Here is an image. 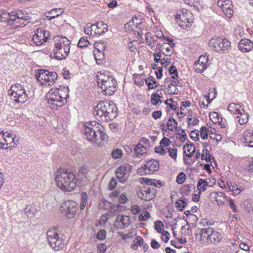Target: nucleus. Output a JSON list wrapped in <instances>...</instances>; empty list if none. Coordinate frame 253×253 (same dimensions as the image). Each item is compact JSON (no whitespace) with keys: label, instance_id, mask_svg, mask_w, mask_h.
I'll return each mask as SVG.
<instances>
[{"label":"nucleus","instance_id":"nucleus-1","mask_svg":"<svg viewBox=\"0 0 253 253\" xmlns=\"http://www.w3.org/2000/svg\"><path fill=\"white\" fill-rule=\"evenodd\" d=\"M55 181L62 190L70 192L76 187L77 179L75 174L65 169H60L56 172Z\"/></svg>","mask_w":253,"mask_h":253},{"label":"nucleus","instance_id":"nucleus-2","mask_svg":"<svg viewBox=\"0 0 253 253\" xmlns=\"http://www.w3.org/2000/svg\"><path fill=\"white\" fill-rule=\"evenodd\" d=\"M84 134L86 139L94 143L95 145L101 146L107 135L97 126L96 122L86 123L84 125Z\"/></svg>","mask_w":253,"mask_h":253},{"label":"nucleus","instance_id":"nucleus-3","mask_svg":"<svg viewBox=\"0 0 253 253\" xmlns=\"http://www.w3.org/2000/svg\"><path fill=\"white\" fill-rule=\"evenodd\" d=\"M69 88L60 86L59 88H52L47 93L48 103L57 107H61L66 102V97L68 96Z\"/></svg>","mask_w":253,"mask_h":253},{"label":"nucleus","instance_id":"nucleus-4","mask_svg":"<svg viewBox=\"0 0 253 253\" xmlns=\"http://www.w3.org/2000/svg\"><path fill=\"white\" fill-rule=\"evenodd\" d=\"M56 41L53 49L54 57L60 60L66 59L70 52L71 42L63 37L58 38Z\"/></svg>","mask_w":253,"mask_h":253},{"label":"nucleus","instance_id":"nucleus-5","mask_svg":"<svg viewBox=\"0 0 253 253\" xmlns=\"http://www.w3.org/2000/svg\"><path fill=\"white\" fill-rule=\"evenodd\" d=\"M97 82L105 94L112 95L116 90L117 82L112 76L101 74L97 76Z\"/></svg>","mask_w":253,"mask_h":253},{"label":"nucleus","instance_id":"nucleus-6","mask_svg":"<svg viewBox=\"0 0 253 253\" xmlns=\"http://www.w3.org/2000/svg\"><path fill=\"white\" fill-rule=\"evenodd\" d=\"M8 93L14 98L13 101L16 103L23 104L28 99V95L24 87L19 84L12 85Z\"/></svg>","mask_w":253,"mask_h":253},{"label":"nucleus","instance_id":"nucleus-7","mask_svg":"<svg viewBox=\"0 0 253 253\" xmlns=\"http://www.w3.org/2000/svg\"><path fill=\"white\" fill-rule=\"evenodd\" d=\"M46 235L49 245L55 251H59L63 248V241L62 238H60L56 228L49 229Z\"/></svg>","mask_w":253,"mask_h":253},{"label":"nucleus","instance_id":"nucleus-8","mask_svg":"<svg viewBox=\"0 0 253 253\" xmlns=\"http://www.w3.org/2000/svg\"><path fill=\"white\" fill-rule=\"evenodd\" d=\"M192 17V14L190 11L182 9L177 12L175 20L181 27H190V24L193 22Z\"/></svg>","mask_w":253,"mask_h":253},{"label":"nucleus","instance_id":"nucleus-9","mask_svg":"<svg viewBox=\"0 0 253 253\" xmlns=\"http://www.w3.org/2000/svg\"><path fill=\"white\" fill-rule=\"evenodd\" d=\"M159 169V162L152 159L146 162L144 166L137 169L138 173L140 175L150 174L154 173Z\"/></svg>","mask_w":253,"mask_h":253},{"label":"nucleus","instance_id":"nucleus-10","mask_svg":"<svg viewBox=\"0 0 253 253\" xmlns=\"http://www.w3.org/2000/svg\"><path fill=\"white\" fill-rule=\"evenodd\" d=\"M130 171L131 168L128 165H123L118 168L115 172L119 181L122 183L126 182Z\"/></svg>","mask_w":253,"mask_h":253},{"label":"nucleus","instance_id":"nucleus-11","mask_svg":"<svg viewBox=\"0 0 253 253\" xmlns=\"http://www.w3.org/2000/svg\"><path fill=\"white\" fill-rule=\"evenodd\" d=\"M227 17L230 18L233 15L232 3L230 0H218L217 3Z\"/></svg>","mask_w":253,"mask_h":253},{"label":"nucleus","instance_id":"nucleus-12","mask_svg":"<svg viewBox=\"0 0 253 253\" xmlns=\"http://www.w3.org/2000/svg\"><path fill=\"white\" fill-rule=\"evenodd\" d=\"M212 231V228L199 229L195 234L196 239H198L201 243H204L205 241L210 240Z\"/></svg>","mask_w":253,"mask_h":253},{"label":"nucleus","instance_id":"nucleus-13","mask_svg":"<svg viewBox=\"0 0 253 253\" xmlns=\"http://www.w3.org/2000/svg\"><path fill=\"white\" fill-rule=\"evenodd\" d=\"M66 216L68 218H72L76 214L77 211V203L74 201H68L65 202Z\"/></svg>","mask_w":253,"mask_h":253},{"label":"nucleus","instance_id":"nucleus-14","mask_svg":"<svg viewBox=\"0 0 253 253\" xmlns=\"http://www.w3.org/2000/svg\"><path fill=\"white\" fill-rule=\"evenodd\" d=\"M5 144H6L5 149H12L15 147L17 146L19 140V138L14 133L7 131L5 132Z\"/></svg>","mask_w":253,"mask_h":253},{"label":"nucleus","instance_id":"nucleus-15","mask_svg":"<svg viewBox=\"0 0 253 253\" xmlns=\"http://www.w3.org/2000/svg\"><path fill=\"white\" fill-rule=\"evenodd\" d=\"M93 34L94 36H100L106 33L108 30V25L103 22L99 21L94 24L91 25Z\"/></svg>","mask_w":253,"mask_h":253},{"label":"nucleus","instance_id":"nucleus-16","mask_svg":"<svg viewBox=\"0 0 253 253\" xmlns=\"http://www.w3.org/2000/svg\"><path fill=\"white\" fill-rule=\"evenodd\" d=\"M105 114L107 122L109 120H113L117 117V108L113 102L109 101Z\"/></svg>","mask_w":253,"mask_h":253},{"label":"nucleus","instance_id":"nucleus-17","mask_svg":"<svg viewBox=\"0 0 253 253\" xmlns=\"http://www.w3.org/2000/svg\"><path fill=\"white\" fill-rule=\"evenodd\" d=\"M129 224L130 219L128 216L126 215H118L115 221V226L121 229L127 228Z\"/></svg>","mask_w":253,"mask_h":253},{"label":"nucleus","instance_id":"nucleus-18","mask_svg":"<svg viewBox=\"0 0 253 253\" xmlns=\"http://www.w3.org/2000/svg\"><path fill=\"white\" fill-rule=\"evenodd\" d=\"M238 48L243 52H247L253 49V42L247 39H242L238 43Z\"/></svg>","mask_w":253,"mask_h":253},{"label":"nucleus","instance_id":"nucleus-19","mask_svg":"<svg viewBox=\"0 0 253 253\" xmlns=\"http://www.w3.org/2000/svg\"><path fill=\"white\" fill-rule=\"evenodd\" d=\"M142 24V19L140 18L134 16L125 26L126 29L128 28V30L134 31L136 29H140Z\"/></svg>","mask_w":253,"mask_h":253},{"label":"nucleus","instance_id":"nucleus-20","mask_svg":"<svg viewBox=\"0 0 253 253\" xmlns=\"http://www.w3.org/2000/svg\"><path fill=\"white\" fill-rule=\"evenodd\" d=\"M49 71L44 69H39L35 71V77L42 85H44L43 82H45L46 79L49 78Z\"/></svg>","mask_w":253,"mask_h":253},{"label":"nucleus","instance_id":"nucleus-21","mask_svg":"<svg viewBox=\"0 0 253 253\" xmlns=\"http://www.w3.org/2000/svg\"><path fill=\"white\" fill-rule=\"evenodd\" d=\"M223 41V38L218 37L217 38H212L209 42V46L213 50L216 52L221 51L222 48H220L219 44Z\"/></svg>","mask_w":253,"mask_h":253},{"label":"nucleus","instance_id":"nucleus-22","mask_svg":"<svg viewBox=\"0 0 253 253\" xmlns=\"http://www.w3.org/2000/svg\"><path fill=\"white\" fill-rule=\"evenodd\" d=\"M243 138L246 146L253 147V130L249 129L245 131Z\"/></svg>","mask_w":253,"mask_h":253},{"label":"nucleus","instance_id":"nucleus-23","mask_svg":"<svg viewBox=\"0 0 253 253\" xmlns=\"http://www.w3.org/2000/svg\"><path fill=\"white\" fill-rule=\"evenodd\" d=\"M236 119L241 125L246 124L249 121V115L244 109H240V112L236 116Z\"/></svg>","mask_w":253,"mask_h":253},{"label":"nucleus","instance_id":"nucleus-24","mask_svg":"<svg viewBox=\"0 0 253 253\" xmlns=\"http://www.w3.org/2000/svg\"><path fill=\"white\" fill-rule=\"evenodd\" d=\"M142 188L143 192L146 195V201H150L154 198L156 194V189L154 187L144 186Z\"/></svg>","mask_w":253,"mask_h":253},{"label":"nucleus","instance_id":"nucleus-25","mask_svg":"<svg viewBox=\"0 0 253 253\" xmlns=\"http://www.w3.org/2000/svg\"><path fill=\"white\" fill-rule=\"evenodd\" d=\"M64 11L63 8H54L46 12V17L50 20L61 15Z\"/></svg>","mask_w":253,"mask_h":253},{"label":"nucleus","instance_id":"nucleus-26","mask_svg":"<svg viewBox=\"0 0 253 253\" xmlns=\"http://www.w3.org/2000/svg\"><path fill=\"white\" fill-rule=\"evenodd\" d=\"M42 35V30L39 29L36 30L35 35L33 36V40L37 45H41L43 43Z\"/></svg>","mask_w":253,"mask_h":253},{"label":"nucleus","instance_id":"nucleus-27","mask_svg":"<svg viewBox=\"0 0 253 253\" xmlns=\"http://www.w3.org/2000/svg\"><path fill=\"white\" fill-rule=\"evenodd\" d=\"M88 171V167L86 165H83L79 169L77 175V181H82L83 179L86 177V174Z\"/></svg>","mask_w":253,"mask_h":253},{"label":"nucleus","instance_id":"nucleus-28","mask_svg":"<svg viewBox=\"0 0 253 253\" xmlns=\"http://www.w3.org/2000/svg\"><path fill=\"white\" fill-rule=\"evenodd\" d=\"M243 108L240 103H230L228 106V110L233 115H237L240 109H243Z\"/></svg>","mask_w":253,"mask_h":253},{"label":"nucleus","instance_id":"nucleus-29","mask_svg":"<svg viewBox=\"0 0 253 253\" xmlns=\"http://www.w3.org/2000/svg\"><path fill=\"white\" fill-rule=\"evenodd\" d=\"M222 239V236L218 232L214 231L212 229V233L210 236V241L212 244H216L220 242Z\"/></svg>","mask_w":253,"mask_h":253},{"label":"nucleus","instance_id":"nucleus-30","mask_svg":"<svg viewBox=\"0 0 253 253\" xmlns=\"http://www.w3.org/2000/svg\"><path fill=\"white\" fill-rule=\"evenodd\" d=\"M93 114L98 121L107 122L105 113L101 110L97 109L96 105L93 108Z\"/></svg>","mask_w":253,"mask_h":253},{"label":"nucleus","instance_id":"nucleus-31","mask_svg":"<svg viewBox=\"0 0 253 253\" xmlns=\"http://www.w3.org/2000/svg\"><path fill=\"white\" fill-rule=\"evenodd\" d=\"M48 77L49 78L46 79V82H43V84H44L45 86H52L57 80L58 75L55 72H49Z\"/></svg>","mask_w":253,"mask_h":253},{"label":"nucleus","instance_id":"nucleus-32","mask_svg":"<svg viewBox=\"0 0 253 253\" xmlns=\"http://www.w3.org/2000/svg\"><path fill=\"white\" fill-rule=\"evenodd\" d=\"M15 11L17 14L16 16L17 17L18 20H22L25 22H27V23L30 22L28 20L31 19V17L29 13L26 11L19 9Z\"/></svg>","mask_w":253,"mask_h":253},{"label":"nucleus","instance_id":"nucleus-33","mask_svg":"<svg viewBox=\"0 0 253 253\" xmlns=\"http://www.w3.org/2000/svg\"><path fill=\"white\" fill-rule=\"evenodd\" d=\"M37 211L34 205H28L24 209L25 214L28 217H32L37 213Z\"/></svg>","mask_w":253,"mask_h":253},{"label":"nucleus","instance_id":"nucleus-34","mask_svg":"<svg viewBox=\"0 0 253 253\" xmlns=\"http://www.w3.org/2000/svg\"><path fill=\"white\" fill-rule=\"evenodd\" d=\"M145 41L148 46L153 49L156 44V40L153 36H151L150 32H147L145 34Z\"/></svg>","mask_w":253,"mask_h":253},{"label":"nucleus","instance_id":"nucleus-35","mask_svg":"<svg viewBox=\"0 0 253 253\" xmlns=\"http://www.w3.org/2000/svg\"><path fill=\"white\" fill-rule=\"evenodd\" d=\"M183 149L185 156L188 158H191L195 151V147L192 144H185L183 147Z\"/></svg>","mask_w":253,"mask_h":253},{"label":"nucleus","instance_id":"nucleus-36","mask_svg":"<svg viewBox=\"0 0 253 253\" xmlns=\"http://www.w3.org/2000/svg\"><path fill=\"white\" fill-rule=\"evenodd\" d=\"M134 152L136 157L140 158L146 152V149L141 143L137 144L134 148Z\"/></svg>","mask_w":253,"mask_h":253},{"label":"nucleus","instance_id":"nucleus-37","mask_svg":"<svg viewBox=\"0 0 253 253\" xmlns=\"http://www.w3.org/2000/svg\"><path fill=\"white\" fill-rule=\"evenodd\" d=\"M145 180L146 185L145 186H149L153 187H161L162 186V182L159 180L156 179H150L148 178H143Z\"/></svg>","mask_w":253,"mask_h":253},{"label":"nucleus","instance_id":"nucleus-38","mask_svg":"<svg viewBox=\"0 0 253 253\" xmlns=\"http://www.w3.org/2000/svg\"><path fill=\"white\" fill-rule=\"evenodd\" d=\"M177 124V121L172 117H170L167 124V129L170 131H173L176 129Z\"/></svg>","mask_w":253,"mask_h":253},{"label":"nucleus","instance_id":"nucleus-39","mask_svg":"<svg viewBox=\"0 0 253 253\" xmlns=\"http://www.w3.org/2000/svg\"><path fill=\"white\" fill-rule=\"evenodd\" d=\"M143 244V239L141 236H137L132 241L131 244V248L136 250L138 249V246H141Z\"/></svg>","mask_w":253,"mask_h":253},{"label":"nucleus","instance_id":"nucleus-40","mask_svg":"<svg viewBox=\"0 0 253 253\" xmlns=\"http://www.w3.org/2000/svg\"><path fill=\"white\" fill-rule=\"evenodd\" d=\"M208 65H203L202 64H200V62H198V61H195L193 68L194 71L199 73H203L205 70H206L207 68Z\"/></svg>","mask_w":253,"mask_h":253},{"label":"nucleus","instance_id":"nucleus-41","mask_svg":"<svg viewBox=\"0 0 253 253\" xmlns=\"http://www.w3.org/2000/svg\"><path fill=\"white\" fill-rule=\"evenodd\" d=\"M230 42L226 39H223V41L219 44L220 48H222L221 51L224 53L227 52L230 48Z\"/></svg>","mask_w":253,"mask_h":253},{"label":"nucleus","instance_id":"nucleus-42","mask_svg":"<svg viewBox=\"0 0 253 253\" xmlns=\"http://www.w3.org/2000/svg\"><path fill=\"white\" fill-rule=\"evenodd\" d=\"M208 186V183L204 179H200L197 183V188L200 192L205 191Z\"/></svg>","mask_w":253,"mask_h":253},{"label":"nucleus","instance_id":"nucleus-43","mask_svg":"<svg viewBox=\"0 0 253 253\" xmlns=\"http://www.w3.org/2000/svg\"><path fill=\"white\" fill-rule=\"evenodd\" d=\"M88 196L86 192H83L81 194V203H80V209L81 210H84V208L86 206L87 202Z\"/></svg>","mask_w":253,"mask_h":253},{"label":"nucleus","instance_id":"nucleus-44","mask_svg":"<svg viewBox=\"0 0 253 253\" xmlns=\"http://www.w3.org/2000/svg\"><path fill=\"white\" fill-rule=\"evenodd\" d=\"M220 115L216 112H212L211 113H210L209 115V117L211 119V120L214 123H218L219 122V121L220 120V122H221L222 120V117H221Z\"/></svg>","mask_w":253,"mask_h":253},{"label":"nucleus","instance_id":"nucleus-45","mask_svg":"<svg viewBox=\"0 0 253 253\" xmlns=\"http://www.w3.org/2000/svg\"><path fill=\"white\" fill-rule=\"evenodd\" d=\"M216 95V91L215 88H211L209 90V93L206 94V97H207V100L208 103H210L211 101L215 98Z\"/></svg>","mask_w":253,"mask_h":253},{"label":"nucleus","instance_id":"nucleus-46","mask_svg":"<svg viewBox=\"0 0 253 253\" xmlns=\"http://www.w3.org/2000/svg\"><path fill=\"white\" fill-rule=\"evenodd\" d=\"M145 82L150 89L155 88L157 87L156 81L153 77L145 79Z\"/></svg>","mask_w":253,"mask_h":253},{"label":"nucleus","instance_id":"nucleus-47","mask_svg":"<svg viewBox=\"0 0 253 253\" xmlns=\"http://www.w3.org/2000/svg\"><path fill=\"white\" fill-rule=\"evenodd\" d=\"M186 200L187 201V199L184 198L183 199L180 198L176 201L175 203L176 208L179 211H182L186 205Z\"/></svg>","mask_w":253,"mask_h":253},{"label":"nucleus","instance_id":"nucleus-48","mask_svg":"<svg viewBox=\"0 0 253 253\" xmlns=\"http://www.w3.org/2000/svg\"><path fill=\"white\" fill-rule=\"evenodd\" d=\"M179 84V81L177 80H172L171 82V83L168 85V87L169 88H171L172 87H174V89L170 90V94H177L178 92V89L176 88V86L178 85Z\"/></svg>","mask_w":253,"mask_h":253},{"label":"nucleus","instance_id":"nucleus-49","mask_svg":"<svg viewBox=\"0 0 253 253\" xmlns=\"http://www.w3.org/2000/svg\"><path fill=\"white\" fill-rule=\"evenodd\" d=\"M109 102V101H100L97 103L96 108L97 109L101 110L103 112L105 113L108 107Z\"/></svg>","mask_w":253,"mask_h":253},{"label":"nucleus","instance_id":"nucleus-50","mask_svg":"<svg viewBox=\"0 0 253 253\" xmlns=\"http://www.w3.org/2000/svg\"><path fill=\"white\" fill-rule=\"evenodd\" d=\"M151 102L152 104L156 105L159 102H162L160 96L158 93H154L151 97Z\"/></svg>","mask_w":253,"mask_h":253},{"label":"nucleus","instance_id":"nucleus-51","mask_svg":"<svg viewBox=\"0 0 253 253\" xmlns=\"http://www.w3.org/2000/svg\"><path fill=\"white\" fill-rule=\"evenodd\" d=\"M97 52V53H94V56L96 59V63L100 64L103 60L104 59V55L103 53L100 52L98 49Z\"/></svg>","mask_w":253,"mask_h":253},{"label":"nucleus","instance_id":"nucleus-52","mask_svg":"<svg viewBox=\"0 0 253 253\" xmlns=\"http://www.w3.org/2000/svg\"><path fill=\"white\" fill-rule=\"evenodd\" d=\"M17 14L16 13V11H12L9 13V17L8 19V23H10V21L15 22L16 23H19V21H17L18 20V18L16 16Z\"/></svg>","mask_w":253,"mask_h":253},{"label":"nucleus","instance_id":"nucleus-53","mask_svg":"<svg viewBox=\"0 0 253 253\" xmlns=\"http://www.w3.org/2000/svg\"><path fill=\"white\" fill-rule=\"evenodd\" d=\"M88 44H89V42L87 40V38L83 37L79 40L78 45L80 47H85L87 46Z\"/></svg>","mask_w":253,"mask_h":253},{"label":"nucleus","instance_id":"nucleus-54","mask_svg":"<svg viewBox=\"0 0 253 253\" xmlns=\"http://www.w3.org/2000/svg\"><path fill=\"white\" fill-rule=\"evenodd\" d=\"M209 55L207 53H205L204 55H201L199 57V59L197 60L200 64L203 65H208V63L209 61Z\"/></svg>","mask_w":253,"mask_h":253},{"label":"nucleus","instance_id":"nucleus-55","mask_svg":"<svg viewBox=\"0 0 253 253\" xmlns=\"http://www.w3.org/2000/svg\"><path fill=\"white\" fill-rule=\"evenodd\" d=\"M169 74L171 75V78L172 79H176L178 76V72L176 68L174 66H171L169 69Z\"/></svg>","mask_w":253,"mask_h":253},{"label":"nucleus","instance_id":"nucleus-56","mask_svg":"<svg viewBox=\"0 0 253 253\" xmlns=\"http://www.w3.org/2000/svg\"><path fill=\"white\" fill-rule=\"evenodd\" d=\"M112 157L114 159L120 158L123 155V152L119 149H114L111 153Z\"/></svg>","mask_w":253,"mask_h":253},{"label":"nucleus","instance_id":"nucleus-57","mask_svg":"<svg viewBox=\"0 0 253 253\" xmlns=\"http://www.w3.org/2000/svg\"><path fill=\"white\" fill-rule=\"evenodd\" d=\"M150 215L148 211H145L139 215L138 220L139 221H145L150 217Z\"/></svg>","mask_w":253,"mask_h":253},{"label":"nucleus","instance_id":"nucleus-58","mask_svg":"<svg viewBox=\"0 0 253 253\" xmlns=\"http://www.w3.org/2000/svg\"><path fill=\"white\" fill-rule=\"evenodd\" d=\"M177 149L175 148H168L167 150V153H169V155L172 159L175 160L177 157Z\"/></svg>","mask_w":253,"mask_h":253},{"label":"nucleus","instance_id":"nucleus-59","mask_svg":"<svg viewBox=\"0 0 253 253\" xmlns=\"http://www.w3.org/2000/svg\"><path fill=\"white\" fill-rule=\"evenodd\" d=\"M192 185L188 184L184 185L181 188V192L185 195H189L191 192Z\"/></svg>","mask_w":253,"mask_h":253},{"label":"nucleus","instance_id":"nucleus-60","mask_svg":"<svg viewBox=\"0 0 253 253\" xmlns=\"http://www.w3.org/2000/svg\"><path fill=\"white\" fill-rule=\"evenodd\" d=\"M170 143V140L168 138L165 137H163L160 142V145L164 148H167V147L169 146Z\"/></svg>","mask_w":253,"mask_h":253},{"label":"nucleus","instance_id":"nucleus-61","mask_svg":"<svg viewBox=\"0 0 253 253\" xmlns=\"http://www.w3.org/2000/svg\"><path fill=\"white\" fill-rule=\"evenodd\" d=\"M155 229L159 233H162L164 231V225L161 221H157L155 223Z\"/></svg>","mask_w":253,"mask_h":253},{"label":"nucleus","instance_id":"nucleus-62","mask_svg":"<svg viewBox=\"0 0 253 253\" xmlns=\"http://www.w3.org/2000/svg\"><path fill=\"white\" fill-rule=\"evenodd\" d=\"M168 148H164L162 146H156L155 148V151L157 153H159L161 155H164L167 153Z\"/></svg>","mask_w":253,"mask_h":253},{"label":"nucleus","instance_id":"nucleus-63","mask_svg":"<svg viewBox=\"0 0 253 253\" xmlns=\"http://www.w3.org/2000/svg\"><path fill=\"white\" fill-rule=\"evenodd\" d=\"M9 13L4 10H0V21H8Z\"/></svg>","mask_w":253,"mask_h":253},{"label":"nucleus","instance_id":"nucleus-64","mask_svg":"<svg viewBox=\"0 0 253 253\" xmlns=\"http://www.w3.org/2000/svg\"><path fill=\"white\" fill-rule=\"evenodd\" d=\"M186 175L183 172H181L177 175L176 177V182L179 184H182L185 180Z\"/></svg>","mask_w":253,"mask_h":253}]
</instances>
